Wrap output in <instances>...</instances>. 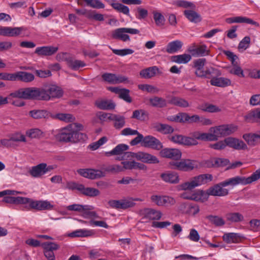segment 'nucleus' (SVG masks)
I'll return each mask as SVG.
<instances>
[{"mask_svg": "<svg viewBox=\"0 0 260 260\" xmlns=\"http://www.w3.org/2000/svg\"><path fill=\"white\" fill-rule=\"evenodd\" d=\"M55 138L58 141L63 143H77L85 141L87 138L86 134L74 130L71 125L61 129Z\"/></svg>", "mask_w": 260, "mask_h": 260, "instance_id": "nucleus-1", "label": "nucleus"}, {"mask_svg": "<svg viewBox=\"0 0 260 260\" xmlns=\"http://www.w3.org/2000/svg\"><path fill=\"white\" fill-rule=\"evenodd\" d=\"M213 179L211 174H204L193 177L190 181L181 183L179 185V190H191L195 187L206 184Z\"/></svg>", "mask_w": 260, "mask_h": 260, "instance_id": "nucleus-2", "label": "nucleus"}, {"mask_svg": "<svg viewBox=\"0 0 260 260\" xmlns=\"http://www.w3.org/2000/svg\"><path fill=\"white\" fill-rule=\"evenodd\" d=\"M169 165L172 169L184 172H189L198 167L196 160L189 159H183L179 161L170 162Z\"/></svg>", "mask_w": 260, "mask_h": 260, "instance_id": "nucleus-3", "label": "nucleus"}, {"mask_svg": "<svg viewBox=\"0 0 260 260\" xmlns=\"http://www.w3.org/2000/svg\"><path fill=\"white\" fill-rule=\"evenodd\" d=\"M42 87L43 93L47 96L43 99L44 101H49L52 98H60L63 95V90L56 85L46 83Z\"/></svg>", "mask_w": 260, "mask_h": 260, "instance_id": "nucleus-4", "label": "nucleus"}, {"mask_svg": "<svg viewBox=\"0 0 260 260\" xmlns=\"http://www.w3.org/2000/svg\"><path fill=\"white\" fill-rule=\"evenodd\" d=\"M47 97L43 93L42 87L25 88V100H43Z\"/></svg>", "mask_w": 260, "mask_h": 260, "instance_id": "nucleus-5", "label": "nucleus"}, {"mask_svg": "<svg viewBox=\"0 0 260 260\" xmlns=\"http://www.w3.org/2000/svg\"><path fill=\"white\" fill-rule=\"evenodd\" d=\"M77 172L80 176L91 180L97 179L105 176L103 172L98 169H79L77 170Z\"/></svg>", "mask_w": 260, "mask_h": 260, "instance_id": "nucleus-6", "label": "nucleus"}, {"mask_svg": "<svg viewBox=\"0 0 260 260\" xmlns=\"http://www.w3.org/2000/svg\"><path fill=\"white\" fill-rule=\"evenodd\" d=\"M170 140L175 143L184 146H195L198 144V141L194 139L182 135L173 136L170 138Z\"/></svg>", "mask_w": 260, "mask_h": 260, "instance_id": "nucleus-7", "label": "nucleus"}, {"mask_svg": "<svg viewBox=\"0 0 260 260\" xmlns=\"http://www.w3.org/2000/svg\"><path fill=\"white\" fill-rule=\"evenodd\" d=\"M253 182H254V180L252 175L247 178L242 176H236L224 181L223 185L234 186L238 184L246 185L250 184Z\"/></svg>", "mask_w": 260, "mask_h": 260, "instance_id": "nucleus-8", "label": "nucleus"}, {"mask_svg": "<svg viewBox=\"0 0 260 260\" xmlns=\"http://www.w3.org/2000/svg\"><path fill=\"white\" fill-rule=\"evenodd\" d=\"M42 246L44 249V255L47 259L55 260L54 251L59 248V245L54 242H46L42 243Z\"/></svg>", "mask_w": 260, "mask_h": 260, "instance_id": "nucleus-9", "label": "nucleus"}, {"mask_svg": "<svg viewBox=\"0 0 260 260\" xmlns=\"http://www.w3.org/2000/svg\"><path fill=\"white\" fill-rule=\"evenodd\" d=\"M159 154L161 157L177 160L181 158L182 153L178 149L165 148L159 151Z\"/></svg>", "mask_w": 260, "mask_h": 260, "instance_id": "nucleus-10", "label": "nucleus"}, {"mask_svg": "<svg viewBox=\"0 0 260 260\" xmlns=\"http://www.w3.org/2000/svg\"><path fill=\"white\" fill-rule=\"evenodd\" d=\"M226 186L223 185V181L210 187L207 190L209 196L223 197L229 194V190L223 187Z\"/></svg>", "mask_w": 260, "mask_h": 260, "instance_id": "nucleus-11", "label": "nucleus"}, {"mask_svg": "<svg viewBox=\"0 0 260 260\" xmlns=\"http://www.w3.org/2000/svg\"><path fill=\"white\" fill-rule=\"evenodd\" d=\"M236 127L229 125H222L216 127H212L210 132L217 134L218 138L228 136L234 133Z\"/></svg>", "mask_w": 260, "mask_h": 260, "instance_id": "nucleus-12", "label": "nucleus"}, {"mask_svg": "<svg viewBox=\"0 0 260 260\" xmlns=\"http://www.w3.org/2000/svg\"><path fill=\"white\" fill-rule=\"evenodd\" d=\"M144 147L155 150H161L163 148L162 143L156 138L148 135L145 136Z\"/></svg>", "mask_w": 260, "mask_h": 260, "instance_id": "nucleus-13", "label": "nucleus"}, {"mask_svg": "<svg viewBox=\"0 0 260 260\" xmlns=\"http://www.w3.org/2000/svg\"><path fill=\"white\" fill-rule=\"evenodd\" d=\"M28 203L30 208L39 211L50 210L53 208V205L48 201H34L29 199Z\"/></svg>", "mask_w": 260, "mask_h": 260, "instance_id": "nucleus-14", "label": "nucleus"}, {"mask_svg": "<svg viewBox=\"0 0 260 260\" xmlns=\"http://www.w3.org/2000/svg\"><path fill=\"white\" fill-rule=\"evenodd\" d=\"M188 51L194 57L204 56L209 54L207 47L204 44L201 45L193 44L188 48Z\"/></svg>", "mask_w": 260, "mask_h": 260, "instance_id": "nucleus-15", "label": "nucleus"}, {"mask_svg": "<svg viewBox=\"0 0 260 260\" xmlns=\"http://www.w3.org/2000/svg\"><path fill=\"white\" fill-rule=\"evenodd\" d=\"M137 160L143 163L150 164H156L159 162V160L156 156L143 151L138 152Z\"/></svg>", "mask_w": 260, "mask_h": 260, "instance_id": "nucleus-16", "label": "nucleus"}, {"mask_svg": "<svg viewBox=\"0 0 260 260\" xmlns=\"http://www.w3.org/2000/svg\"><path fill=\"white\" fill-rule=\"evenodd\" d=\"M227 146L236 150H247V145L242 140L232 137H228L225 139Z\"/></svg>", "mask_w": 260, "mask_h": 260, "instance_id": "nucleus-17", "label": "nucleus"}, {"mask_svg": "<svg viewBox=\"0 0 260 260\" xmlns=\"http://www.w3.org/2000/svg\"><path fill=\"white\" fill-rule=\"evenodd\" d=\"M58 49L57 47L52 46L39 47L36 49L35 52L39 56H50L55 53Z\"/></svg>", "mask_w": 260, "mask_h": 260, "instance_id": "nucleus-18", "label": "nucleus"}, {"mask_svg": "<svg viewBox=\"0 0 260 260\" xmlns=\"http://www.w3.org/2000/svg\"><path fill=\"white\" fill-rule=\"evenodd\" d=\"M35 79L34 75L26 72H17L14 73V81H20L23 82H30Z\"/></svg>", "mask_w": 260, "mask_h": 260, "instance_id": "nucleus-19", "label": "nucleus"}, {"mask_svg": "<svg viewBox=\"0 0 260 260\" xmlns=\"http://www.w3.org/2000/svg\"><path fill=\"white\" fill-rule=\"evenodd\" d=\"M244 120L249 123L260 121V108H255L248 112L244 116Z\"/></svg>", "mask_w": 260, "mask_h": 260, "instance_id": "nucleus-20", "label": "nucleus"}, {"mask_svg": "<svg viewBox=\"0 0 260 260\" xmlns=\"http://www.w3.org/2000/svg\"><path fill=\"white\" fill-rule=\"evenodd\" d=\"M160 177L164 181L167 183L177 184L179 182V175L174 172H167L161 173Z\"/></svg>", "mask_w": 260, "mask_h": 260, "instance_id": "nucleus-21", "label": "nucleus"}, {"mask_svg": "<svg viewBox=\"0 0 260 260\" xmlns=\"http://www.w3.org/2000/svg\"><path fill=\"white\" fill-rule=\"evenodd\" d=\"M221 75V72L217 69L210 67H206L200 74L199 77L207 79H212L215 77H219Z\"/></svg>", "mask_w": 260, "mask_h": 260, "instance_id": "nucleus-22", "label": "nucleus"}, {"mask_svg": "<svg viewBox=\"0 0 260 260\" xmlns=\"http://www.w3.org/2000/svg\"><path fill=\"white\" fill-rule=\"evenodd\" d=\"M226 22L229 24L233 23H245L251 24L256 26H259V24L250 18L242 16H236L228 18L225 19Z\"/></svg>", "mask_w": 260, "mask_h": 260, "instance_id": "nucleus-23", "label": "nucleus"}, {"mask_svg": "<svg viewBox=\"0 0 260 260\" xmlns=\"http://www.w3.org/2000/svg\"><path fill=\"white\" fill-rule=\"evenodd\" d=\"M95 106L101 110H111L115 109L116 105L112 100H99L95 102Z\"/></svg>", "mask_w": 260, "mask_h": 260, "instance_id": "nucleus-24", "label": "nucleus"}, {"mask_svg": "<svg viewBox=\"0 0 260 260\" xmlns=\"http://www.w3.org/2000/svg\"><path fill=\"white\" fill-rule=\"evenodd\" d=\"M121 163L123 166V170L138 169L140 170H146L147 169V166L144 164L134 160L122 161Z\"/></svg>", "mask_w": 260, "mask_h": 260, "instance_id": "nucleus-25", "label": "nucleus"}, {"mask_svg": "<svg viewBox=\"0 0 260 260\" xmlns=\"http://www.w3.org/2000/svg\"><path fill=\"white\" fill-rule=\"evenodd\" d=\"M144 217L149 220H159L162 216L160 211L152 208H146L143 211Z\"/></svg>", "mask_w": 260, "mask_h": 260, "instance_id": "nucleus-26", "label": "nucleus"}, {"mask_svg": "<svg viewBox=\"0 0 260 260\" xmlns=\"http://www.w3.org/2000/svg\"><path fill=\"white\" fill-rule=\"evenodd\" d=\"M111 119L116 129H120L125 125V117L124 116L114 114Z\"/></svg>", "mask_w": 260, "mask_h": 260, "instance_id": "nucleus-27", "label": "nucleus"}, {"mask_svg": "<svg viewBox=\"0 0 260 260\" xmlns=\"http://www.w3.org/2000/svg\"><path fill=\"white\" fill-rule=\"evenodd\" d=\"M159 71V70L156 66L150 67L141 70L140 75L144 79H150L158 73Z\"/></svg>", "mask_w": 260, "mask_h": 260, "instance_id": "nucleus-28", "label": "nucleus"}, {"mask_svg": "<svg viewBox=\"0 0 260 260\" xmlns=\"http://www.w3.org/2000/svg\"><path fill=\"white\" fill-rule=\"evenodd\" d=\"M3 201L6 203L14 204H25L29 201V198L22 197H10L5 196L3 198Z\"/></svg>", "mask_w": 260, "mask_h": 260, "instance_id": "nucleus-29", "label": "nucleus"}, {"mask_svg": "<svg viewBox=\"0 0 260 260\" xmlns=\"http://www.w3.org/2000/svg\"><path fill=\"white\" fill-rule=\"evenodd\" d=\"M210 83L213 86L220 87H226L231 84V81L229 79L218 77H215L211 79Z\"/></svg>", "mask_w": 260, "mask_h": 260, "instance_id": "nucleus-30", "label": "nucleus"}, {"mask_svg": "<svg viewBox=\"0 0 260 260\" xmlns=\"http://www.w3.org/2000/svg\"><path fill=\"white\" fill-rule=\"evenodd\" d=\"M29 115L34 119L49 118L51 113L46 110H33L29 112Z\"/></svg>", "mask_w": 260, "mask_h": 260, "instance_id": "nucleus-31", "label": "nucleus"}, {"mask_svg": "<svg viewBox=\"0 0 260 260\" xmlns=\"http://www.w3.org/2000/svg\"><path fill=\"white\" fill-rule=\"evenodd\" d=\"M26 30L24 27H11L5 26V36L9 37H17L21 35L22 31Z\"/></svg>", "mask_w": 260, "mask_h": 260, "instance_id": "nucleus-32", "label": "nucleus"}, {"mask_svg": "<svg viewBox=\"0 0 260 260\" xmlns=\"http://www.w3.org/2000/svg\"><path fill=\"white\" fill-rule=\"evenodd\" d=\"M124 33V27L117 28L112 31L111 37L114 39H118L124 42L129 41V36Z\"/></svg>", "mask_w": 260, "mask_h": 260, "instance_id": "nucleus-33", "label": "nucleus"}, {"mask_svg": "<svg viewBox=\"0 0 260 260\" xmlns=\"http://www.w3.org/2000/svg\"><path fill=\"white\" fill-rule=\"evenodd\" d=\"M183 46V43L179 40H175L168 44L166 51L167 53L172 54L180 50Z\"/></svg>", "mask_w": 260, "mask_h": 260, "instance_id": "nucleus-34", "label": "nucleus"}, {"mask_svg": "<svg viewBox=\"0 0 260 260\" xmlns=\"http://www.w3.org/2000/svg\"><path fill=\"white\" fill-rule=\"evenodd\" d=\"M183 13L186 18L191 22L197 23L202 21L201 16L193 10H186Z\"/></svg>", "mask_w": 260, "mask_h": 260, "instance_id": "nucleus-35", "label": "nucleus"}, {"mask_svg": "<svg viewBox=\"0 0 260 260\" xmlns=\"http://www.w3.org/2000/svg\"><path fill=\"white\" fill-rule=\"evenodd\" d=\"M29 174L31 176L35 178H39L45 174L44 163H41L37 166H34L29 171Z\"/></svg>", "mask_w": 260, "mask_h": 260, "instance_id": "nucleus-36", "label": "nucleus"}, {"mask_svg": "<svg viewBox=\"0 0 260 260\" xmlns=\"http://www.w3.org/2000/svg\"><path fill=\"white\" fill-rule=\"evenodd\" d=\"M94 234L93 230L80 229L75 231L69 234L71 237H87L92 236Z\"/></svg>", "mask_w": 260, "mask_h": 260, "instance_id": "nucleus-37", "label": "nucleus"}, {"mask_svg": "<svg viewBox=\"0 0 260 260\" xmlns=\"http://www.w3.org/2000/svg\"><path fill=\"white\" fill-rule=\"evenodd\" d=\"M67 64L73 70H78L86 66L85 63L80 60L73 59L71 57L67 59Z\"/></svg>", "mask_w": 260, "mask_h": 260, "instance_id": "nucleus-38", "label": "nucleus"}, {"mask_svg": "<svg viewBox=\"0 0 260 260\" xmlns=\"http://www.w3.org/2000/svg\"><path fill=\"white\" fill-rule=\"evenodd\" d=\"M51 118L59 119L66 122H73L75 119V117L72 114L68 113L51 114Z\"/></svg>", "mask_w": 260, "mask_h": 260, "instance_id": "nucleus-39", "label": "nucleus"}, {"mask_svg": "<svg viewBox=\"0 0 260 260\" xmlns=\"http://www.w3.org/2000/svg\"><path fill=\"white\" fill-rule=\"evenodd\" d=\"M227 221L231 222H239L244 220V216L239 212H230L225 214Z\"/></svg>", "mask_w": 260, "mask_h": 260, "instance_id": "nucleus-40", "label": "nucleus"}, {"mask_svg": "<svg viewBox=\"0 0 260 260\" xmlns=\"http://www.w3.org/2000/svg\"><path fill=\"white\" fill-rule=\"evenodd\" d=\"M191 59V55L188 54L174 55L171 57V60L177 63H187Z\"/></svg>", "mask_w": 260, "mask_h": 260, "instance_id": "nucleus-41", "label": "nucleus"}, {"mask_svg": "<svg viewBox=\"0 0 260 260\" xmlns=\"http://www.w3.org/2000/svg\"><path fill=\"white\" fill-rule=\"evenodd\" d=\"M154 127L156 131L165 135L171 134L174 131L171 126L166 124L157 123Z\"/></svg>", "mask_w": 260, "mask_h": 260, "instance_id": "nucleus-42", "label": "nucleus"}, {"mask_svg": "<svg viewBox=\"0 0 260 260\" xmlns=\"http://www.w3.org/2000/svg\"><path fill=\"white\" fill-rule=\"evenodd\" d=\"M169 103L181 108H187L190 106L186 100L178 96L173 97L169 101Z\"/></svg>", "mask_w": 260, "mask_h": 260, "instance_id": "nucleus-43", "label": "nucleus"}, {"mask_svg": "<svg viewBox=\"0 0 260 260\" xmlns=\"http://www.w3.org/2000/svg\"><path fill=\"white\" fill-rule=\"evenodd\" d=\"M148 113L143 109L136 110L133 111L132 118L140 121H145L148 118Z\"/></svg>", "mask_w": 260, "mask_h": 260, "instance_id": "nucleus-44", "label": "nucleus"}, {"mask_svg": "<svg viewBox=\"0 0 260 260\" xmlns=\"http://www.w3.org/2000/svg\"><path fill=\"white\" fill-rule=\"evenodd\" d=\"M80 192L83 194L90 197H96L100 194V192L98 189L93 187H85L84 185H82Z\"/></svg>", "mask_w": 260, "mask_h": 260, "instance_id": "nucleus-45", "label": "nucleus"}, {"mask_svg": "<svg viewBox=\"0 0 260 260\" xmlns=\"http://www.w3.org/2000/svg\"><path fill=\"white\" fill-rule=\"evenodd\" d=\"M206 62L205 58H199L194 61V67L196 69L194 72L195 75L199 77L200 74L202 73L204 66Z\"/></svg>", "mask_w": 260, "mask_h": 260, "instance_id": "nucleus-46", "label": "nucleus"}, {"mask_svg": "<svg viewBox=\"0 0 260 260\" xmlns=\"http://www.w3.org/2000/svg\"><path fill=\"white\" fill-rule=\"evenodd\" d=\"M150 104L153 107L158 108H164L167 106V102L166 100L162 98L155 96L149 100Z\"/></svg>", "mask_w": 260, "mask_h": 260, "instance_id": "nucleus-47", "label": "nucleus"}, {"mask_svg": "<svg viewBox=\"0 0 260 260\" xmlns=\"http://www.w3.org/2000/svg\"><path fill=\"white\" fill-rule=\"evenodd\" d=\"M128 146L124 144H120L117 145L110 152H108L107 153H109L110 155H120L122 154L124 151L128 150Z\"/></svg>", "mask_w": 260, "mask_h": 260, "instance_id": "nucleus-48", "label": "nucleus"}, {"mask_svg": "<svg viewBox=\"0 0 260 260\" xmlns=\"http://www.w3.org/2000/svg\"><path fill=\"white\" fill-rule=\"evenodd\" d=\"M240 236L237 233L225 234L223 236V240L227 243H237L238 242Z\"/></svg>", "mask_w": 260, "mask_h": 260, "instance_id": "nucleus-49", "label": "nucleus"}, {"mask_svg": "<svg viewBox=\"0 0 260 260\" xmlns=\"http://www.w3.org/2000/svg\"><path fill=\"white\" fill-rule=\"evenodd\" d=\"M69 211H75L78 212H83L85 210H90L91 209V206L89 205H82L80 204H73L67 207Z\"/></svg>", "mask_w": 260, "mask_h": 260, "instance_id": "nucleus-50", "label": "nucleus"}, {"mask_svg": "<svg viewBox=\"0 0 260 260\" xmlns=\"http://www.w3.org/2000/svg\"><path fill=\"white\" fill-rule=\"evenodd\" d=\"M111 6L118 12L122 13L125 15H129V10L127 6L118 3H112Z\"/></svg>", "mask_w": 260, "mask_h": 260, "instance_id": "nucleus-51", "label": "nucleus"}, {"mask_svg": "<svg viewBox=\"0 0 260 260\" xmlns=\"http://www.w3.org/2000/svg\"><path fill=\"white\" fill-rule=\"evenodd\" d=\"M243 138L250 146H254L257 143V137L255 134H246L243 135Z\"/></svg>", "mask_w": 260, "mask_h": 260, "instance_id": "nucleus-52", "label": "nucleus"}, {"mask_svg": "<svg viewBox=\"0 0 260 260\" xmlns=\"http://www.w3.org/2000/svg\"><path fill=\"white\" fill-rule=\"evenodd\" d=\"M138 88L142 91H147L151 93H156L159 92V89L157 87L149 84H139Z\"/></svg>", "mask_w": 260, "mask_h": 260, "instance_id": "nucleus-53", "label": "nucleus"}, {"mask_svg": "<svg viewBox=\"0 0 260 260\" xmlns=\"http://www.w3.org/2000/svg\"><path fill=\"white\" fill-rule=\"evenodd\" d=\"M86 5L94 9H103L105 5L100 0H84Z\"/></svg>", "mask_w": 260, "mask_h": 260, "instance_id": "nucleus-54", "label": "nucleus"}, {"mask_svg": "<svg viewBox=\"0 0 260 260\" xmlns=\"http://www.w3.org/2000/svg\"><path fill=\"white\" fill-rule=\"evenodd\" d=\"M209 221L217 226H222L225 224L224 220L217 216L208 215L206 217Z\"/></svg>", "mask_w": 260, "mask_h": 260, "instance_id": "nucleus-55", "label": "nucleus"}, {"mask_svg": "<svg viewBox=\"0 0 260 260\" xmlns=\"http://www.w3.org/2000/svg\"><path fill=\"white\" fill-rule=\"evenodd\" d=\"M26 135L32 138H40L42 136L43 132L39 128H32L26 132Z\"/></svg>", "mask_w": 260, "mask_h": 260, "instance_id": "nucleus-56", "label": "nucleus"}, {"mask_svg": "<svg viewBox=\"0 0 260 260\" xmlns=\"http://www.w3.org/2000/svg\"><path fill=\"white\" fill-rule=\"evenodd\" d=\"M135 135H137V137L131 141L129 143L130 145L133 146L141 143V145L144 147V142L145 139V137H144L143 135L139 132L138 134Z\"/></svg>", "mask_w": 260, "mask_h": 260, "instance_id": "nucleus-57", "label": "nucleus"}, {"mask_svg": "<svg viewBox=\"0 0 260 260\" xmlns=\"http://www.w3.org/2000/svg\"><path fill=\"white\" fill-rule=\"evenodd\" d=\"M107 141V138L106 137H103L98 141L90 144L89 145V147L92 150H95L98 149L101 146L105 143Z\"/></svg>", "mask_w": 260, "mask_h": 260, "instance_id": "nucleus-58", "label": "nucleus"}, {"mask_svg": "<svg viewBox=\"0 0 260 260\" xmlns=\"http://www.w3.org/2000/svg\"><path fill=\"white\" fill-rule=\"evenodd\" d=\"M130 90L126 88H122V90L120 93L119 98L122 99L127 103H131L132 99L129 95Z\"/></svg>", "mask_w": 260, "mask_h": 260, "instance_id": "nucleus-59", "label": "nucleus"}, {"mask_svg": "<svg viewBox=\"0 0 260 260\" xmlns=\"http://www.w3.org/2000/svg\"><path fill=\"white\" fill-rule=\"evenodd\" d=\"M113 53L116 55L123 56L128 54H132L134 52V51L131 49L126 48L123 49H112Z\"/></svg>", "mask_w": 260, "mask_h": 260, "instance_id": "nucleus-60", "label": "nucleus"}, {"mask_svg": "<svg viewBox=\"0 0 260 260\" xmlns=\"http://www.w3.org/2000/svg\"><path fill=\"white\" fill-rule=\"evenodd\" d=\"M153 18L156 25L161 26L164 25L165 19L164 16L160 13L155 12L153 14Z\"/></svg>", "mask_w": 260, "mask_h": 260, "instance_id": "nucleus-61", "label": "nucleus"}, {"mask_svg": "<svg viewBox=\"0 0 260 260\" xmlns=\"http://www.w3.org/2000/svg\"><path fill=\"white\" fill-rule=\"evenodd\" d=\"M176 5L179 7H182L184 8H190L193 9H195L196 6L191 2L183 1L178 0L176 2Z\"/></svg>", "mask_w": 260, "mask_h": 260, "instance_id": "nucleus-62", "label": "nucleus"}, {"mask_svg": "<svg viewBox=\"0 0 260 260\" xmlns=\"http://www.w3.org/2000/svg\"><path fill=\"white\" fill-rule=\"evenodd\" d=\"M137 12L136 14V17L139 20L144 19L148 16V12L146 9L139 7L137 8Z\"/></svg>", "mask_w": 260, "mask_h": 260, "instance_id": "nucleus-63", "label": "nucleus"}, {"mask_svg": "<svg viewBox=\"0 0 260 260\" xmlns=\"http://www.w3.org/2000/svg\"><path fill=\"white\" fill-rule=\"evenodd\" d=\"M105 170L108 172L116 173L123 171V167L118 165H113L107 166Z\"/></svg>", "mask_w": 260, "mask_h": 260, "instance_id": "nucleus-64", "label": "nucleus"}]
</instances>
